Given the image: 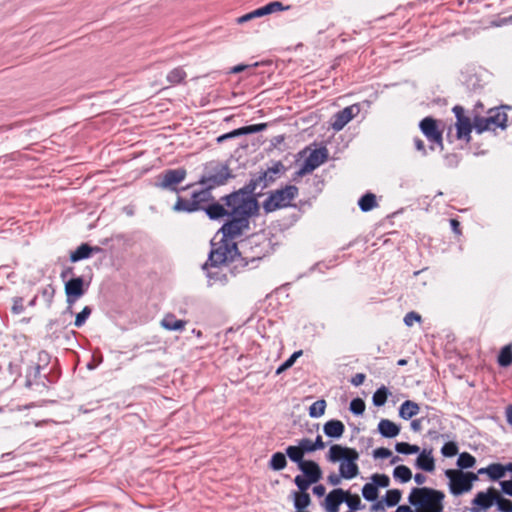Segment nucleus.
<instances>
[{"label": "nucleus", "instance_id": "obj_1", "mask_svg": "<svg viewBox=\"0 0 512 512\" xmlns=\"http://www.w3.org/2000/svg\"><path fill=\"white\" fill-rule=\"evenodd\" d=\"M284 165L278 161L272 167L261 170L251 176V179L242 188L233 191L221 198L226 206L232 207V213L237 216L234 221H227L221 227L225 236L237 238L244 231L250 228V218L259 212V203L255 194L257 188L261 190L267 188L284 172Z\"/></svg>", "mask_w": 512, "mask_h": 512}, {"label": "nucleus", "instance_id": "obj_2", "mask_svg": "<svg viewBox=\"0 0 512 512\" xmlns=\"http://www.w3.org/2000/svg\"><path fill=\"white\" fill-rule=\"evenodd\" d=\"M234 178L229 166L219 161H212L205 165L202 176L197 184L202 185L200 190L194 191L191 197H177L173 206L175 212L194 213L205 211L211 220H219L223 217H229L228 221H234L237 218L232 213V207L226 206L214 200L212 190L225 185L229 179Z\"/></svg>", "mask_w": 512, "mask_h": 512}, {"label": "nucleus", "instance_id": "obj_3", "mask_svg": "<svg viewBox=\"0 0 512 512\" xmlns=\"http://www.w3.org/2000/svg\"><path fill=\"white\" fill-rule=\"evenodd\" d=\"M444 497L440 490L429 487L413 488L408 496V502L416 507V510L413 511L407 505H400L395 512H442Z\"/></svg>", "mask_w": 512, "mask_h": 512}, {"label": "nucleus", "instance_id": "obj_4", "mask_svg": "<svg viewBox=\"0 0 512 512\" xmlns=\"http://www.w3.org/2000/svg\"><path fill=\"white\" fill-rule=\"evenodd\" d=\"M220 232L224 234L221 230ZM234 238L223 235V239L220 241L219 246L212 248L209 253L207 261L203 264L202 269L207 270L208 268L219 269L223 265L229 263L239 262L242 267L247 265V262L241 257L238 251L237 244L233 242Z\"/></svg>", "mask_w": 512, "mask_h": 512}, {"label": "nucleus", "instance_id": "obj_5", "mask_svg": "<svg viewBox=\"0 0 512 512\" xmlns=\"http://www.w3.org/2000/svg\"><path fill=\"white\" fill-rule=\"evenodd\" d=\"M508 116L501 108H491L486 116L474 114V129L478 134L485 131H495L497 128L505 129Z\"/></svg>", "mask_w": 512, "mask_h": 512}, {"label": "nucleus", "instance_id": "obj_6", "mask_svg": "<svg viewBox=\"0 0 512 512\" xmlns=\"http://www.w3.org/2000/svg\"><path fill=\"white\" fill-rule=\"evenodd\" d=\"M298 188L295 185H286L281 189L270 192L263 202V210L266 213L291 206V202L298 196Z\"/></svg>", "mask_w": 512, "mask_h": 512}, {"label": "nucleus", "instance_id": "obj_7", "mask_svg": "<svg viewBox=\"0 0 512 512\" xmlns=\"http://www.w3.org/2000/svg\"><path fill=\"white\" fill-rule=\"evenodd\" d=\"M445 476L449 479L450 492L455 496L469 492L473 487V482L478 480V474L456 469H447Z\"/></svg>", "mask_w": 512, "mask_h": 512}, {"label": "nucleus", "instance_id": "obj_8", "mask_svg": "<svg viewBox=\"0 0 512 512\" xmlns=\"http://www.w3.org/2000/svg\"><path fill=\"white\" fill-rule=\"evenodd\" d=\"M419 128L429 141L431 151L438 147L441 151L444 149L443 132L439 129L437 120L432 117H425L419 123Z\"/></svg>", "mask_w": 512, "mask_h": 512}, {"label": "nucleus", "instance_id": "obj_9", "mask_svg": "<svg viewBox=\"0 0 512 512\" xmlns=\"http://www.w3.org/2000/svg\"><path fill=\"white\" fill-rule=\"evenodd\" d=\"M186 176L187 172L184 168L167 169L157 177L155 186L162 190L178 192L177 186L185 180Z\"/></svg>", "mask_w": 512, "mask_h": 512}, {"label": "nucleus", "instance_id": "obj_10", "mask_svg": "<svg viewBox=\"0 0 512 512\" xmlns=\"http://www.w3.org/2000/svg\"><path fill=\"white\" fill-rule=\"evenodd\" d=\"M456 118V137L458 140H465L467 143L471 141V132L474 129V114L472 120L465 115V110L460 105H455L452 109Z\"/></svg>", "mask_w": 512, "mask_h": 512}, {"label": "nucleus", "instance_id": "obj_11", "mask_svg": "<svg viewBox=\"0 0 512 512\" xmlns=\"http://www.w3.org/2000/svg\"><path fill=\"white\" fill-rule=\"evenodd\" d=\"M328 157L329 152L325 146L312 150L305 159L301 168L297 171V175L303 176L313 172L316 168L326 162Z\"/></svg>", "mask_w": 512, "mask_h": 512}, {"label": "nucleus", "instance_id": "obj_12", "mask_svg": "<svg viewBox=\"0 0 512 512\" xmlns=\"http://www.w3.org/2000/svg\"><path fill=\"white\" fill-rule=\"evenodd\" d=\"M496 493L497 491L490 487L486 491L478 492L473 500L471 501V512H485L489 508H491L496 501Z\"/></svg>", "mask_w": 512, "mask_h": 512}, {"label": "nucleus", "instance_id": "obj_13", "mask_svg": "<svg viewBox=\"0 0 512 512\" xmlns=\"http://www.w3.org/2000/svg\"><path fill=\"white\" fill-rule=\"evenodd\" d=\"M86 292L84 279L80 276L73 277L65 283L67 303L71 306Z\"/></svg>", "mask_w": 512, "mask_h": 512}, {"label": "nucleus", "instance_id": "obj_14", "mask_svg": "<svg viewBox=\"0 0 512 512\" xmlns=\"http://www.w3.org/2000/svg\"><path fill=\"white\" fill-rule=\"evenodd\" d=\"M359 112L360 108L357 104L345 107L344 109L334 114L331 127L335 131L342 130L348 122H350L354 117L358 115Z\"/></svg>", "mask_w": 512, "mask_h": 512}, {"label": "nucleus", "instance_id": "obj_15", "mask_svg": "<svg viewBox=\"0 0 512 512\" xmlns=\"http://www.w3.org/2000/svg\"><path fill=\"white\" fill-rule=\"evenodd\" d=\"M345 500V491L341 488L332 490L325 498L327 512H338L339 506Z\"/></svg>", "mask_w": 512, "mask_h": 512}, {"label": "nucleus", "instance_id": "obj_16", "mask_svg": "<svg viewBox=\"0 0 512 512\" xmlns=\"http://www.w3.org/2000/svg\"><path fill=\"white\" fill-rule=\"evenodd\" d=\"M298 469L309 479H313L316 483L322 478V470L319 464L313 460H305Z\"/></svg>", "mask_w": 512, "mask_h": 512}, {"label": "nucleus", "instance_id": "obj_17", "mask_svg": "<svg viewBox=\"0 0 512 512\" xmlns=\"http://www.w3.org/2000/svg\"><path fill=\"white\" fill-rule=\"evenodd\" d=\"M323 432L329 438L339 439L345 432V425L340 420L331 419L324 424Z\"/></svg>", "mask_w": 512, "mask_h": 512}, {"label": "nucleus", "instance_id": "obj_18", "mask_svg": "<svg viewBox=\"0 0 512 512\" xmlns=\"http://www.w3.org/2000/svg\"><path fill=\"white\" fill-rule=\"evenodd\" d=\"M101 251V248L98 246H90L88 243H82L77 249L70 254L71 262H78L83 259H87L91 256V254L98 253Z\"/></svg>", "mask_w": 512, "mask_h": 512}, {"label": "nucleus", "instance_id": "obj_19", "mask_svg": "<svg viewBox=\"0 0 512 512\" xmlns=\"http://www.w3.org/2000/svg\"><path fill=\"white\" fill-rule=\"evenodd\" d=\"M418 469L426 472H433L435 469V460L432 456V450L427 451L424 449L421 451L416 459L415 463Z\"/></svg>", "mask_w": 512, "mask_h": 512}, {"label": "nucleus", "instance_id": "obj_20", "mask_svg": "<svg viewBox=\"0 0 512 512\" xmlns=\"http://www.w3.org/2000/svg\"><path fill=\"white\" fill-rule=\"evenodd\" d=\"M400 426L388 419H381L378 423V432L385 438H394L400 433Z\"/></svg>", "mask_w": 512, "mask_h": 512}, {"label": "nucleus", "instance_id": "obj_21", "mask_svg": "<svg viewBox=\"0 0 512 512\" xmlns=\"http://www.w3.org/2000/svg\"><path fill=\"white\" fill-rule=\"evenodd\" d=\"M477 474H486L492 481H498L505 476L503 464L501 463H491L487 467L480 468Z\"/></svg>", "mask_w": 512, "mask_h": 512}, {"label": "nucleus", "instance_id": "obj_22", "mask_svg": "<svg viewBox=\"0 0 512 512\" xmlns=\"http://www.w3.org/2000/svg\"><path fill=\"white\" fill-rule=\"evenodd\" d=\"M161 326L168 331H182L186 326V321L177 319L174 314H166L160 322Z\"/></svg>", "mask_w": 512, "mask_h": 512}, {"label": "nucleus", "instance_id": "obj_23", "mask_svg": "<svg viewBox=\"0 0 512 512\" xmlns=\"http://www.w3.org/2000/svg\"><path fill=\"white\" fill-rule=\"evenodd\" d=\"M419 411L420 407L416 402L406 400L399 407V416L404 420H409L416 416Z\"/></svg>", "mask_w": 512, "mask_h": 512}, {"label": "nucleus", "instance_id": "obj_24", "mask_svg": "<svg viewBox=\"0 0 512 512\" xmlns=\"http://www.w3.org/2000/svg\"><path fill=\"white\" fill-rule=\"evenodd\" d=\"M339 472L344 479H352L359 474V467L357 463L344 460L340 463Z\"/></svg>", "mask_w": 512, "mask_h": 512}, {"label": "nucleus", "instance_id": "obj_25", "mask_svg": "<svg viewBox=\"0 0 512 512\" xmlns=\"http://www.w3.org/2000/svg\"><path fill=\"white\" fill-rule=\"evenodd\" d=\"M285 454L292 462L297 464V468L305 461L304 454L298 444L288 446Z\"/></svg>", "mask_w": 512, "mask_h": 512}, {"label": "nucleus", "instance_id": "obj_26", "mask_svg": "<svg viewBox=\"0 0 512 512\" xmlns=\"http://www.w3.org/2000/svg\"><path fill=\"white\" fill-rule=\"evenodd\" d=\"M294 507L298 511L305 510L311 504V498L308 493H298L294 491L292 493Z\"/></svg>", "mask_w": 512, "mask_h": 512}, {"label": "nucleus", "instance_id": "obj_27", "mask_svg": "<svg viewBox=\"0 0 512 512\" xmlns=\"http://www.w3.org/2000/svg\"><path fill=\"white\" fill-rule=\"evenodd\" d=\"M359 208L363 212H368L377 206L375 194L368 192L364 194L358 201Z\"/></svg>", "mask_w": 512, "mask_h": 512}, {"label": "nucleus", "instance_id": "obj_28", "mask_svg": "<svg viewBox=\"0 0 512 512\" xmlns=\"http://www.w3.org/2000/svg\"><path fill=\"white\" fill-rule=\"evenodd\" d=\"M287 466L286 454L276 452L271 456L269 467L274 471L283 470Z\"/></svg>", "mask_w": 512, "mask_h": 512}, {"label": "nucleus", "instance_id": "obj_29", "mask_svg": "<svg viewBox=\"0 0 512 512\" xmlns=\"http://www.w3.org/2000/svg\"><path fill=\"white\" fill-rule=\"evenodd\" d=\"M344 446H341L339 444H333L331 445L328 454H327V460L336 463V462H342L344 461Z\"/></svg>", "mask_w": 512, "mask_h": 512}, {"label": "nucleus", "instance_id": "obj_30", "mask_svg": "<svg viewBox=\"0 0 512 512\" xmlns=\"http://www.w3.org/2000/svg\"><path fill=\"white\" fill-rule=\"evenodd\" d=\"M393 477L401 483H406L411 480L412 472L409 467L405 465H398L393 470Z\"/></svg>", "mask_w": 512, "mask_h": 512}, {"label": "nucleus", "instance_id": "obj_31", "mask_svg": "<svg viewBox=\"0 0 512 512\" xmlns=\"http://www.w3.org/2000/svg\"><path fill=\"white\" fill-rule=\"evenodd\" d=\"M476 463V459L473 455H471L468 452H462L459 454L457 459V466L459 467L458 470L468 469L472 468Z\"/></svg>", "mask_w": 512, "mask_h": 512}, {"label": "nucleus", "instance_id": "obj_32", "mask_svg": "<svg viewBox=\"0 0 512 512\" xmlns=\"http://www.w3.org/2000/svg\"><path fill=\"white\" fill-rule=\"evenodd\" d=\"M498 364L501 367H509L512 364V346H504L498 355Z\"/></svg>", "mask_w": 512, "mask_h": 512}, {"label": "nucleus", "instance_id": "obj_33", "mask_svg": "<svg viewBox=\"0 0 512 512\" xmlns=\"http://www.w3.org/2000/svg\"><path fill=\"white\" fill-rule=\"evenodd\" d=\"M205 271L210 286L216 282L224 283L226 281V275L221 272V267L219 269L208 268Z\"/></svg>", "mask_w": 512, "mask_h": 512}, {"label": "nucleus", "instance_id": "obj_34", "mask_svg": "<svg viewBox=\"0 0 512 512\" xmlns=\"http://www.w3.org/2000/svg\"><path fill=\"white\" fill-rule=\"evenodd\" d=\"M389 395V391L385 386H381L378 388L373 396H372V402L376 407H381L385 405L387 398Z\"/></svg>", "mask_w": 512, "mask_h": 512}, {"label": "nucleus", "instance_id": "obj_35", "mask_svg": "<svg viewBox=\"0 0 512 512\" xmlns=\"http://www.w3.org/2000/svg\"><path fill=\"white\" fill-rule=\"evenodd\" d=\"M402 497V492L399 489H391L386 492V495L384 497V503L388 507H394L396 506Z\"/></svg>", "mask_w": 512, "mask_h": 512}, {"label": "nucleus", "instance_id": "obj_36", "mask_svg": "<svg viewBox=\"0 0 512 512\" xmlns=\"http://www.w3.org/2000/svg\"><path fill=\"white\" fill-rule=\"evenodd\" d=\"M362 496L365 500L374 502L378 498V488L372 482L366 483L362 488Z\"/></svg>", "mask_w": 512, "mask_h": 512}, {"label": "nucleus", "instance_id": "obj_37", "mask_svg": "<svg viewBox=\"0 0 512 512\" xmlns=\"http://www.w3.org/2000/svg\"><path fill=\"white\" fill-rule=\"evenodd\" d=\"M352 511H357L363 508L360 497L355 494L351 495L349 491H345V500L343 501Z\"/></svg>", "mask_w": 512, "mask_h": 512}, {"label": "nucleus", "instance_id": "obj_38", "mask_svg": "<svg viewBox=\"0 0 512 512\" xmlns=\"http://www.w3.org/2000/svg\"><path fill=\"white\" fill-rule=\"evenodd\" d=\"M325 409L326 401L324 399L317 400L309 407V416L318 418L325 413Z\"/></svg>", "mask_w": 512, "mask_h": 512}, {"label": "nucleus", "instance_id": "obj_39", "mask_svg": "<svg viewBox=\"0 0 512 512\" xmlns=\"http://www.w3.org/2000/svg\"><path fill=\"white\" fill-rule=\"evenodd\" d=\"M294 483L299 489L298 493H307L308 488L310 485L315 484L316 482L313 481V479H309L308 477L302 475H297L294 478Z\"/></svg>", "mask_w": 512, "mask_h": 512}, {"label": "nucleus", "instance_id": "obj_40", "mask_svg": "<svg viewBox=\"0 0 512 512\" xmlns=\"http://www.w3.org/2000/svg\"><path fill=\"white\" fill-rule=\"evenodd\" d=\"M395 450L400 454L409 455L418 453L420 448L417 445H412L407 442H398L395 445Z\"/></svg>", "mask_w": 512, "mask_h": 512}, {"label": "nucleus", "instance_id": "obj_41", "mask_svg": "<svg viewBox=\"0 0 512 512\" xmlns=\"http://www.w3.org/2000/svg\"><path fill=\"white\" fill-rule=\"evenodd\" d=\"M289 7H284L283 4L279 1H273L265 6L260 7L262 16L269 15L271 13L277 12V11H284L287 10Z\"/></svg>", "mask_w": 512, "mask_h": 512}, {"label": "nucleus", "instance_id": "obj_42", "mask_svg": "<svg viewBox=\"0 0 512 512\" xmlns=\"http://www.w3.org/2000/svg\"><path fill=\"white\" fill-rule=\"evenodd\" d=\"M185 77L186 72L182 68L177 67L168 73L167 80L169 83L174 85L181 83L185 79Z\"/></svg>", "mask_w": 512, "mask_h": 512}, {"label": "nucleus", "instance_id": "obj_43", "mask_svg": "<svg viewBox=\"0 0 512 512\" xmlns=\"http://www.w3.org/2000/svg\"><path fill=\"white\" fill-rule=\"evenodd\" d=\"M303 354L302 350L295 351L287 360H285L276 370V374L279 375L285 370L293 366L295 361Z\"/></svg>", "mask_w": 512, "mask_h": 512}, {"label": "nucleus", "instance_id": "obj_44", "mask_svg": "<svg viewBox=\"0 0 512 512\" xmlns=\"http://www.w3.org/2000/svg\"><path fill=\"white\" fill-rule=\"evenodd\" d=\"M267 128L266 123L253 124L238 128L240 136L261 132Z\"/></svg>", "mask_w": 512, "mask_h": 512}, {"label": "nucleus", "instance_id": "obj_45", "mask_svg": "<svg viewBox=\"0 0 512 512\" xmlns=\"http://www.w3.org/2000/svg\"><path fill=\"white\" fill-rule=\"evenodd\" d=\"M495 504L501 512H512V501L502 497L498 492L496 493Z\"/></svg>", "mask_w": 512, "mask_h": 512}, {"label": "nucleus", "instance_id": "obj_46", "mask_svg": "<svg viewBox=\"0 0 512 512\" xmlns=\"http://www.w3.org/2000/svg\"><path fill=\"white\" fill-rule=\"evenodd\" d=\"M441 454L444 457H454L458 454V445L454 441L446 442L441 448Z\"/></svg>", "mask_w": 512, "mask_h": 512}, {"label": "nucleus", "instance_id": "obj_47", "mask_svg": "<svg viewBox=\"0 0 512 512\" xmlns=\"http://www.w3.org/2000/svg\"><path fill=\"white\" fill-rule=\"evenodd\" d=\"M91 312H92V309L89 307V306H85L81 312H79L77 315H76V318H75V322H74V325L77 327V328H80L82 327L86 320L88 319V317L91 315Z\"/></svg>", "mask_w": 512, "mask_h": 512}, {"label": "nucleus", "instance_id": "obj_48", "mask_svg": "<svg viewBox=\"0 0 512 512\" xmlns=\"http://www.w3.org/2000/svg\"><path fill=\"white\" fill-rule=\"evenodd\" d=\"M371 480L377 488H386L390 484V478L386 474H374L372 475Z\"/></svg>", "mask_w": 512, "mask_h": 512}, {"label": "nucleus", "instance_id": "obj_49", "mask_svg": "<svg viewBox=\"0 0 512 512\" xmlns=\"http://www.w3.org/2000/svg\"><path fill=\"white\" fill-rule=\"evenodd\" d=\"M350 411L354 415H362L365 411V402L361 398H355L350 402Z\"/></svg>", "mask_w": 512, "mask_h": 512}, {"label": "nucleus", "instance_id": "obj_50", "mask_svg": "<svg viewBox=\"0 0 512 512\" xmlns=\"http://www.w3.org/2000/svg\"><path fill=\"white\" fill-rule=\"evenodd\" d=\"M297 444L300 447V449L304 455L307 453H312V452L316 451L313 446V441L309 438H302V439L298 440Z\"/></svg>", "mask_w": 512, "mask_h": 512}, {"label": "nucleus", "instance_id": "obj_51", "mask_svg": "<svg viewBox=\"0 0 512 512\" xmlns=\"http://www.w3.org/2000/svg\"><path fill=\"white\" fill-rule=\"evenodd\" d=\"M259 17H262V13H261L260 8L254 10V11H251V12L245 14V15H242V16L238 17L236 19V22L238 24H244L246 22H249V21H251V20H253L255 18H259Z\"/></svg>", "mask_w": 512, "mask_h": 512}, {"label": "nucleus", "instance_id": "obj_52", "mask_svg": "<svg viewBox=\"0 0 512 512\" xmlns=\"http://www.w3.org/2000/svg\"><path fill=\"white\" fill-rule=\"evenodd\" d=\"M429 422L430 419L428 417L413 419L410 423V427L414 432H420L423 429L424 424H428Z\"/></svg>", "mask_w": 512, "mask_h": 512}, {"label": "nucleus", "instance_id": "obj_53", "mask_svg": "<svg viewBox=\"0 0 512 512\" xmlns=\"http://www.w3.org/2000/svg\"><path fill=\"white\" fill-rule=\"evenodd\" d=\"M13 305L11 307V311L13 314L19 315L24 312V304H23V298L22 297H14L12 299Z\"/></svg>", "mask_w": 512, "mask_h": 512}, {"label": "nucleus", "instance_id": "obj_54", "mask_svg": "<svg viewBox=\"0 0 512 512\" xmlns=\"http://www.w3.org/2000/svg\"><path fill=\"white\" fill-rule=\"evenodd\" d=\"M344 460L356 463L359 459V453L356 449L350 447H344Z\"/></svg>", "mask_w": 512, "mask_h": 512}, {"label": "nucleus", "instance_id": "obj_55", "mask_svg": "<svg viewBox=\"0 0 512 512\" xmlns=\"http://www.w3.org/2000/svg\"><path fill=\"white\" fill-rule=\"evenodd\" d=\"M421 320V316L416 312H409L404 317V323L407 326H412L414 322H419Z\"/></svg>", "mask_w": 512, "mask_h": 512}, {"label": "nucleus", "instance_id": "obj_56", "mask_svg": "<svg viewBox=\"0 0 512 512\" xmlns=\"http://www.w3.org/2000/svg\"><path fill=\"white\" fill-rule=\"evenodd\" d=\"M374 458H388L392 456V452L388 448L380 447L373 451Z\"/></svg>", "mask_w": 512, "mask_h": 512}, {"label": "nucleus", "instance_id": "obj_57", "mask_svg": "<svg viewBox=\"0 0 512 512\" xmlns=\"http://www.w3.org/2000/svg\"><path fill=\"white\" fill-rule=\"evenodd\" d=\"M239 136H240L239 130L235 129L233 131H230L228 133H225L223 135L218 136L216 141H217V143L220 144V143H223L226 140H229V139H232V138H235V137H239Z\"/></svg>", "mask_w": 512, "mask_h": 512}, {"label": "nucleus", "instance_id": "obj_58", "mask_svg": "<svg viewBox=\"0 0 512 512\" xmlns=\"http://www.w3.org/2000/svg\"><path fill=\"white\" fill-rule=\"evenodd\" d=\"M54 293H55V290L53 288L52 285H48L46 286L43 290H42V296L45 298V300L48 302V303H51L52 302V298L54 296Z\"/></svg>", "mask_w": 512, "mask_h": 512}, {"label": "nucleus", "instance_id": "obj_59", "mask_svg": "<svg viewBox=\"0 0 512 512\" xmlns=\"http://www.w3.org/2000/svg\"><path fill=\"white\" fill-rule=\"evenodd\" d=\"M413 142H414V146H415L416 150L421 152V154L423 156H427L428 152H427V149L425 147L423 140H421L418 137H415Z\"/></svg>", "mask_w": 512, "mask_h": 512}, {"label": "nucleus", "instance_id": "obj_60", "mask_svg": "<svg viewBox=\"0 0 512 512\" xmlns=\"http://www.w3.org/2000/svg\"><path fill=\"white\" fill-rule=\"evenodd\" d=\"M500 486L504 494L512 496V479L500 481Z\"/></svg>", "mask_w": 512, "mask_h": 512}, {"label": "nucleus", "instance_id": "obj_61", "mask_svg": "<svg viewBox=\"0 0 512 512\" xmlns=\"http://www.w3.org/2000/svg\"><path fill=\"white\" fill-rule=\"evenodd\" d=\"M365 374L363 373H357L351 378V384L354 386H360L365 381Z\"/></svg>", "mask_w": 512, "mask_h": 512}, {"label": "nucleus", "instance_id": "obj_62", "mask_svg": "<svg viewBox=\"0 0 512 512\" xmlns=\"http://www.w3.org/2000/svg\"><path fill=\"white\" fill-rule=\"evenodd\" d=\"M385 503L384 500L380 501H374V503L370 506L371 512H379V511H385Z\"/></svg>", "mask_w": 512, "mask_h": 512}, {"label": "nucleus", "instance_id": "obj_63", "mask_svg": "<svg viewBox=\"0 0 512 512\" xmlns=\"http://www.w3.org/2000/svg\"><path fill=\"white\" fill-rule=\"evenodd\" d=\"M341 478H343L341 476V473L339 472V475L335 474V473H331L328 477H327V480L328 482L333 485V486H337L340 484L341 482Z\"/></svg>", "mask_w": 512, "mask_h": 512}, {"label": "nucleus", "instance_id": "obj_64", "mask_svg": "<svg viewBox=\"0 0 512 512\" xmlns=\"http://www.w3.org/2000/svg\"><path fill=\"white\" fill-rule=\"evenodd\" d=\"M313 446L315 450H321L326 447V444L323 442L322 436L318 435L316 439L313 441Z\"/></svg>", "mask_w": 512, "mask_h": 512}]
</instances>
